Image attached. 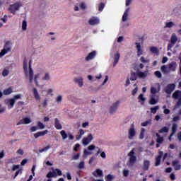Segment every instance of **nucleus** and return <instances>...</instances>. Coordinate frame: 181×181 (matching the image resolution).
I'll return each instance as SVG.
<instances>
[{"label": "nucleus", "mask_w": 181, "mask_h": 181, "mask_svg": "<svg viewBox=\"0 0 181 181\" xmlns=\"http://www.w3.org/2000/svg\"><path fill=\"white\" fill-rule=\"evenodd\" d=\"M47 177L49 179H50V177H57L55 170H54L53 172H49L47 175Z\"/></svg>", "instance_id": "obj_34"}, {"label": "nucleus", "mask_w": 181, "mask_h": 181, "mask_svg": "<svg viewBox=\"0 0 181 181\" xmlns=\"http://www.w3.org/2000/svg\"><path fill=\"white\" fill-rule=\"evenodd\" d=\"M172 166H173L175 170H180L181 165L179 163V160H175L174 161H173Z\"/></svg>", "instance_id": "obj_23"}, {"label": "nucleus", "mask_w": 181, "mask_h": 181, "mask_svg": "<svg viewBox=\"0 0 181 181\" xmlns=\"http://www.w3.org/2000/svg\"><path fill=\"white\" fill-rule=\"evenodd\" d=\"M150 52H151V53L153 54H156L157 56L159 54V49H158V48L156 47H150Z\"/></svg>", "instance_id": "obj_35"}, {"label": "nucleus", "mask_w": 181, "mask_h": 181, "mask_svg": "<svg viewBox=\"0 0 181 181\" xmlns=\"http://www.w3.org/2000/svg\"><path fill=\"white\" fill-rule=\"evenodd\" d=\"M92 174L93 176H95V177H104L103 170L100 169H96V170L94 171Z\"/></svg>", "instance_id": "obj_18"}, {"label": "nucleus", "mask_w": 181, "mask_h": 181, "mask_svg": "<svg viewBox=\"0 0 181 181\" xmlns=\"http://www.w3.org/2000/svg\"><path fill=\"white\" fill-rule=\"evenodd\" d=\"M55 100L57 101V103L58 104H60V103H62V101L63 100V95H59L57 96V98H55Z\"/></svg>", "instance_id": "obj_45"}, {"label": "nucleus", "mask_w": 181, "mask_h": 181, "mask_svg": "<svg viewBox=\"0 0 181 181\" xmlns=\"http://www.w3.org/2000/svg\"><path fill=\"white\" fill-rule=\"evenodd\" d=\"M150 110H151V112L152 114H156V111H158V110H159V106H156L154 107H151Z\"/></svg>", "instance_id": "obj_48"}, {"label": "nucleus", "mask_w": 181, "mask_h": 181, "mask_svg": "<svg viewBox=\"0 0 181 181\" xmlns=\"http://www.w3.org/2000/svg\"><path fill=\"white\" fill-rule=\"evenodd\" d=\"M86 134V132L84 131V129H80L79 132H78V134L79 136H78L76 137V139L78 141L79 139H81V137L83 136V135H84Z\"/></svg>", "instance_id": "obj_39"}, {"label": "nucleus", "mask_w": 181, "mask_h": 181, "mask_svg": "<svg viewBox=\"0 0 181 181\" xmlns=\"http://www.w3.org/2000/svg\"><path fill=\"white\" fill-rule=\"evenodd\" d=\"M176 129H177V124H173L172 127V134H170V136L176 134Z\"/></svg>", "instance_id": "obj_41"}, {"label": "nucleus", "mask_w": 181, "mask_h": 181, "mask_svg": "<svg viewBox=\"0 0 181 181\" xmlns=\"http://www.w3.org/2000/svg\"><path fill=\"white\" fill-rule=\"evenodd\" d=\"M173 98H178L179 100L177 103V107H180L181 105V91L180 90H176L173 94Z\"/></svg>", "instance_id": "obj_13"}, {"label": "nucleus", "mask_w": 181, "mask_h": 181, "mask_svg": "<svg viewBox=\"0 0 181 181\" xmlns=\"http://www.w3.org/2000/svg\"><path fill=\"white\" fill-rule=\"evenodd\" d=\"M11 49H12V47H11V46L6 45L0 52V57H4V56L6 55V53H9V52H11Z\"/></svg>", "instance_id": "obj_17"}, {"label": "nucleus", "mask_w": 181, "mask_h": 181, "mask_svg": "<svg viewBox=\"0 0 181 181\" xmlns=\"http://www.w3.org/2000/svg\"><path fill=\"white\" fill-rule=\"evenodd\" d=\"M136 134H138V132H136V127H135V124L132 123L128 129V139H134L135 136H136Z\"/></svg>", "instance_id": "obj_3"}, {"label": "nucleus", "mask_w": 181, "mask_h": 181, "mask_svg": "<svg viewBox=\"0 0 181 181\" xmlns=\"http://www.w3.org/2000/svg\"><path fill=\"white\" fill-rule=\"evenodd\" d=\"M33 93L34 98L37 101H40V100H42V97H40V94H39V92L36 88H33Z\"/></svg>", "instance_id": "obj_20"}, {"label": "nucleus", "mask_w": 181, "mask_h": 181, "mask_svg": "<svg viewBox=\"0 0 181 181\" xmlns=\"http://www.w3.org/2000/svg\"><path fill=\"white\" fill-rule=\"evenodd\" d=\"M141 127H151V125H152V120L151 119H148L146 122H144L141 124Z\"/></svg>", "instance_id": "obj_37"}, {"label": "nucleus", "mask_w": 181, "mask_h": 181, "mask_svg": "<svg viewBox=\"0 0 181 181\" xmlns=\"http://www.w3.org/2000/svg\"><path fill=\"white\" fill-rule=\"evenodd\" d=\"M163 156V152H160V155L156 158V166H159L160 165V159Z\"/></svg>", "instance_id": "obj_30"}, {"label": "nucleus", "mask_w": 181, "mask_h": 181, "mask_svg": "<svg viewBox=\"0 0 181 181\" xmlns=\"http://www.w3.org/2000/svg\"><path fill=\"white\" fill-rule=\"evenodd\" d=\"M141 63H143L144 64H148V63H149L151 62V60H149V59H148L147 57H145L144 56L141 57L139 59Z\"/></svg>", "instance_id": "obj_31"}, {"label": "nucleus", "mask_w": 181, "mask_h": 181, "mask_svg": "<svg viewBox=\"0 0 181 181\" xmlns=\"http://www.w3.org/2000/svg\"><path fill=\"white\" fill-rule=\"evenodd\" d=\"M119 57H121V54H119V52H116L114 54V62H113V67H115V66H117V64H118V62H119Z\"/></svg>", "instance_id": "obj_19"}, {"label": "nucleus", "mask_w": 181, "mask_h": 181, "mask_svg": "<svg viewBox=\"0 0 181 181\" xmlns=\"http://www.w3.org/2000/svg\"><path fill=\"white\" fill-rule=\"evenodd\" d=\"M23 69L26 78H29L30 83H32L33 81V70L30 64L28 68V61L26 60L23 62Z\"/></svg>", "instance_id": "obj_1"}, {"label": "nucleus", "mask_w": 181, "mask_h": 181, "mask_svg": "<svg viewBox=\"0 0 181 181\" xmlns=\"http://www.w3.org/2000/svg\"><path fill=\"white\" fill-rule=\"evenodd\" d=\"M28 28V23L26 22V21H23V23H22V29L23 30H26Z\"/></svg>", "instance_id": "obj_49"}, {"label": "nucleus", "mask_w": 181, "mask_h": 181, "mask_svg": "<svg viewBox=\"0 0 181 181\" xmlns=\"http://www.w3.org/2000/svg\"><path fill=\"white\" fill-rule=\"evenodd\" d=\"M158 132L159 134H166V132H169V128L164 127Z\"/></svg>", "instance_id": "obj_42"}, {"label": "nucleus", "mask_w": 181, "mask_h": 181, "mask_svg": "<svg viewBox=\"0 0 181 181\" xmlns=\"http://www.w3.org/2000/svg\"><path fill=\"white\" fill-rule=\"evenodd\" d=\"M42 77V72H38L34 76V83H35V85L37 87H40V88H43L44 86L39 84V78Z\"/></svg>", "instance_id": "obj_12"}, {"label": "nucleus", "mask_w": 181, "mask_h": 181, "mask_svg": "<svg viewBox=\"0 0 181 181\" xmlns=\"http://www.w3.org/2000/svg\"><path fill=\"white\" fill-rule=\"evenodd\" d=\"M175 88H176V85L175 83H170L165 87V91L167 94H172L175 91Z\"/></svg>", "instance_id": "obj_10"}, {"label": "nucleus", "mask_w": 181, "mask_h": 181, "mask_svg": "<svg viewBox=\"0 0 181 181\" xmlns=\"http://www.w3.org/2000/svg\"><path fill=\"white\" fill-rule=\"evenodd\" d=\"M175 44H173L172 42H170L168 45L167 49L168 50H172V48L173 46H175Z\"/></svg>", "instance_id": "obj_59"}, {"label": "nucleus", "mask_w": 181, "mask_h": 181, "mask_svg": "<svg viewBox=\"0 0 181 181\" xmlns=\"http://www.w3.org/2000/svg\"><path fill=\"white\" fill-rule=\"evenodd\" d=\"M84 161H81L79 164L78 165V169H84Z\"/></svg>", "instance_id": "obj_54"}, {"label": "nucleus", "mask_w": 181, "mask_h": 181, "mask_svg": "<svg viewBox=\"0 0 181 181\" xmlns=\"http://www.w3.org/2000/svg\"><path fill=\"white\" fill-rule=\"evenodd\" d=\"M136 49L137 57H141L145 54V49H144V46L141 45V43L136 42Z\"/></svg>", "instance_id": "obj_7"}, {"label": "nucleus", "mask_w": 181, "mask_h": 181, "mask_svg": "<svg viewBox=\"0 0 181 181\" xmlns=\"http://www.w3.org/2000/svg\"><path fill=\"white\" fill-rule=\"evenodd\" d=\"M134 86H135V88L132 92V95H135V94L138 93V86H136V84H134Z\"/></svg>", "instance_id": "obj_57"}, {"label": "nucleus", "mask_w": 181, "mask_h": 181, "mask_svg": "<svg viewBox=\"0 0 181 181\" xmlns=\"http://www.w3.org/2000/svg\"><path fill=\"white\" fill-rule=\"evenodd\" d=\"M21 6H22V3L16 2L14 4L10 6L8 11H10L13 15H16V11H19V9H21Z\"/></svg>", "instance_id": "obj_5"}, {"label": "nucleus", "mask_w": 181, "mask_h": 181, "mask_svg": "<svg viewBox=\"0 0 181 181\" xmlns=\"http://www.w3.org/2000/svg\"><path fill=\"white\" fill-rule=\"evenodd\" d=\"M155 76L156 77H158V78H160V77H162V73H160V71H156L155 73H154Z\"/></svg>", "instance_id": "obj_56"}, {"label": "nucleus", "mask_w": 181, "mask_h": 181, "mask_svg": "<svg viewBox=\"0 0 181 181\" xmlns=\"http://www.w3.org/2000/svg\"><path fill=\"white\" fill-rule=\"evenodd\" d=\"M175 25V23L173 22H168V23H165V28H168L169 29H170V28H173V26Z\"/></svg>", "instance_id": "obj_44"}, {"label": "nucleus", "mask_w": 181, "mask_h": 181, "mask_svg": "<svg viewBox=\"0 0 181 181\" xmlns=\"http://www.w3.org/2000/svg\"><path fill=\"white\" fill-rule=\"evenodd\" d=\"M37 125H38L40 129H45V124H43V123L40 122L37 123Z\"/></svg>", "instance_id": "obj_60"}, {"label": "nucleus", "mask_w": 181, "mask_h": 181, "mask_svg": "<svg viewBox=\"0 0 181 181\" xmlns=\"http://www.w3.org/2000/svg\"><path fill=\"white\" fill-rule=\"evenodd\" d=\"M145 128H141L139 134V139H144L145 138V132H146Z\"/></svg>", "instance_id": "obj_38"}, {"label": "nucleus", "mask_w": 181, "mask_h": 181, "mask_svg": "<svg viewBox=\"0 0 181 181\" xmlns=\"http://www.w3.org/2000/svg\"><path fill=\"white\" fill-rule=\"evenodd\" d=\"M80 158V153H76L75 154L73 157H72V159L74 160H78V159Z\"/></svg>", "instance_id": "obj_58"}, {"label": "nucleus", "mask_w": 181, "mask_h": 181, "mask_svg": "<svg viewBox=\"0 0 181 181\" xmlns=\"http://www.w3.org/2000/svg\"><path fill=\"white\" fill-rule=\"evenodd\" d=\"M170 71H176V69H177V64L175 62H172L168 64Z\"/></svg>", "instance_id": "obj_22"}, {"label": "nucleus", "mask_w": 181, "mask_h": 181, "mask_svg": "<svg viewBox=\"0 0 181 181\" xmlns=\"http://www.w3.org/2000/svg\"><path fill=\"white\" fill-rule=\"evenodd\" d=\"M119 104H121V102H119V100L114 102L110 107V114H115V112H117V110H118V107H119Z\"/></svg>", "instance_id": "obj_6"}, {"label": "nucleus", "mask_w": 181, "mask_h": 181, "mask_svg": "<svg viewBox=\"0 0 181 181\" xmlns=\"http://www.w3.org/2000/svg\"><path fill=\"white\" fill-rule=\"evenodd\" d=\"M92 152H90L88 149H86L83 151V155H85V156H88V155H92Z\"/></svg>", "instance_id": "obj_55"}, {"label": "nucleus", "mask_w": 181, "mask_h": 181, "mask_svg": "<svg viewBox=\"0 0 181 181\" xmlns=\"http://www.w3.org/2000/svg\"><path fill=\"white\" fill-rule=\"evenodd\" d=\"M93 139H94V136H93V134H88L87 137H84L82 139V144L85 145V146H87V145H88V144H90L91 141H93Z\"/></svg>", "instance_id": "obj_11"}, {"label": "nucleus", "mask_w": 181, "mask_h": 181, "mask_svg": "<svg viewBox=\"0 0 181 181\" xmlns=\"http://www.w3.org/2000/svg\"><path fill=\"white\" fill-rule=\"evenodd\" d=\"M74 83L78 84V87L81 88L84 86V79L83 77H75L74 78Z\"/></svg>", "instance_id": "obj_14"}, {"label": "nucleus", "mask_w": 181, "mask_h": 181, "mask_svg": "<svg viewBox=\"0 0 181 181\" xmlns=\"http://www.w3.org/2000/svg\"><path fill=\"white\" fill-rule=\"evenodd\" d=\"M129 11H130L129 7H127L122 16V22H127V21L129 19Z\"/></svg>", "instance_id": "obj_16"}, {"label": "nucleus", "mask_w": 181, "mask_h": 181, "mask_svg": "<svg viewBox=\"0 0 181 181\" xmlns=\"http://www.w3.org/2000/svg\"><path fill=\"white\" fill-rule=\"evenodd\" d=\"M150 165H151V162L148 160H145L143 163V169L144 170H148V169H149Z\"/></svg>", "instance_id": "obj_29"}, {"label": "nucleus", "mask_w": 181, "mask_h": 181, "mask_svg": "<svg viewBox=\"0 0 181 181\" xmlns=\"http://www.w3.org/2000/svg\"><path fill=\"white\" fill-rule=\"evenodd\" d=\"M97 56V51H93L90 52L88 56L85 57L86 62H90L95 58Z\"/></svg>", "instance_id": "obj_15"}, {"label": "nucleus", "mask_w": 181, "mask_h": 181, "mask_svg": "<svg viewBox=\"0 0 181 181\" xmlns=\"http://www.w3.org/2000/svg\"><path fill=\"white\" fill-rule=\"evenodd\" d=\"M88 149L91 152V151H94L95 149V146L94 145H90L88 147Z\"/></svg>", "instance_id": "obj_62"}, {"label": "nucleus", "mask_w": 181, "mask_h": 181, "mask_svg": "<svg viewBox=\"0 0 181 181\" xmlns=\"http://www.w3.org/2000/svg\"><path fill=\"white\" fill-rule=\"evenodd\" d=\"M48 132H49V131H47V130H45V131H43V132H37V133L35 134L34 136H35V138L37 139V138H39V136H43L46 134H47Z\"/></svg>", "instance_id": "obj_28"}, {"label": "nucleus", "mask_w": 181, "mask_h": 181, "mask_svg": "<svg viewBox=\"0 0 181 181\" xmlns=\"http://www.w3.org/2000/svg\"><path fill=\"white\" fill-rule=\"evenodd\" d=\"M61 136H62V139H67V134L66 133V131L62 130L60 132Z\"/></svg>", "instance_id": "obj_47"}, {"label": "nucleus", "mask_w": 181, "mask_h": 181, "mask_svg": "<svg viewBox=\"0 0 181 181\" xmlns=\"http://www.w3.org/2000/svg\"><path fill=\"white\" fill-rule=\"evenodd\" d=\"M159 91H160V85L159 83L151 87V95H158Z\"/></svg>", "instance_id": "obj_8"}, {"label": "nucleus", "mask_w": 181, "mask_h": 181, "mask_svg": "<svg viewBox=\"0 0 181 181\" xmlns=\"http://www.w3.org/2000/svg\"><path fill=\"white\" fill-rule=\"evenodd\" d=\"M106 177V181H112V175H108L107 176L105 177Z\"/></svg>", "instance_id": "obj_64"}, {"label": "nucleus", "mask_w": 181, "mask_h": 181, "mask_svg": "<svg viewBox=\"0 0 181 181\" xmlns=\"http://www.w3.org/2000/svg\"><path fill=\"white\" fill-rule=\"evenodd\" d=\"M88 125H90V123L88 122H86L82 124V128H88Z\"/></svg>", "instance_id": "obj_61"}, {"label": "nucleus", "mask_w": 181, "mask_h": 181, "mask_svg": "<svg viewBox=\"0 0 181 181\" xmlns=\"http://www.w3.org/2000/svg\"><path fill=\"white\" fill-rule=\"evenodd\" d=\"M176 42H177V36H176V34L173 33L170 37V42L176 45Z\"/></svg>", "instance_id": "obj_32"}, {"label": "nucleus", "mask_w": 181, "mask_h": 181, "mask_svg": "<svg viewBox=\"0 0 181 181\" xmlns=\"http://www.w3.org/2000/svg\"><path fill=\"white\" fill-rule=\"evenodd\" d=\"M105 6V4H104L103 3H100L99 4L98 11H100V12H103V9H104Z\"/></svg>", "instance_id": "obj_52"}, {"label": "nucleus", "mask_w": 181, "mask_h": 181, "mask_svg": "<svg viewBox=\"0 0 181 181\" xmlns=\"http://www.w3.org/2000/svg\"><path fill=\"white\" fill-rule=\"evenodd\" d=\"M49 149H50V146H47L45 147L44 148L40 149L39 152L40 153H42V152H47V151H49Z\"/></svg>", "instance_id": "obj_50"}, {"label": "nucleus", "mask_w": 181, "mask_h": 181, "mask_svg": "<svg viewBox=\"0 0 181 181\" xmlns=\"http://www.w3.org/2000/svg\"><path fill=\"white\" fill-rule=\"evenodd\" d=\"M160 70L162 73L168 74L170 73V69L169 68V65H163L160 67Z\"/></svg>", "instance_id": "obj_26"}, {"label": "nucleus", "mask_w": 181, "mask_h": 181, "mask_svg": "<svg viewBox=\"0 0 181 181\" xmlns=\"http://www.w3.org/2000/svg\"><path fill=\"white\" fill-rule=\"evenodd\" d=\"M50 74L46 73L44 76L42 78V81H50Z\"/></svg>", "instance_id": "obj_33"}, {"label": "nucleus", "mask_w": 181, "mask_h": 181, "mask_svg": "<svg viewBox=\"0 0 181 181\" xmlns=\"http://www.w3.org/2000/svg\"><path fill=\"white\" fill-rule=\"evenodd\" d=\"M156 136H157V139H156V142L157 144H163V137L160 136V134L158 133H156Z\"/></svg>", "instance_id": "obj_36"}, {"label": "nucleus", "mask_w": 181, "mask_h": 181, "mask_svg": "<svg viewBox=\"0 0 181 181\" xmlns=\"http://www.w3.org/2000/svg\"><path fill=\"white\" fill-rule=\"evenodd\" d=\"M129 162L127 163V166L129 168H132L135 163H136L138 158H136V155L135 153V148H133L129 153Z\"/></svg>", "instance_id": "obj_2"}, {"label": "nucleus", "mask_w": 181, "mask_h": 181, "mask_svg": "<svg viewBox=\"0 0 181 181\" xmlns=\"http://www.w3.org/2000/svg\"><path fill=\"white\" fill-rule=\"evenodd\" d=\"M158 101H159L158 95H150L148 104H150L151 105H156V104H158Z\"/></svg>", "instance_id": "obj_9"}, {"label": "nucleus", "mask_w": 181, "mask_h": 181, "mask_svg": "<svg viewBox=\"0 0 181 181\" xmlns=\"http://www.w3.org/2000/svg\"><path fill=\"white\" fill-rule=\"evenodd\" d=\"M3 94H4V95H9V94H12V88L10 87L6 90H4Z\"/></svg>", "instance_id": "obj_40"}, {"label": "nucleus", "mask_w": 181, "mask_h": 181, "mask_svg": "<svg viewBox=\"0 0 181 181\" xmlns=\"http://www.w3.org/2000/svg\"><path fill=\"white\" fill-rule=\"evenodd\" d=\"M100 23V20L98 18L93 17L89 20V25H98Z\"/></svg>", "instance_id": "obj_25"}, {"label": "nucleus", "mask_w": 181, "mask_h": 181, "mask_svg": "<svg viewBox=\"0 0 181 181\" xmlns=\"http://www.w3.org/2000/svg\"><path fill=\"white\" fill-rule=\"evenodd\" d=\"M148 74H149L148 70L145 71L144 72L139 71L137 73V76H139L140 78H146V77H148Z\"/></svg>", "instance_id": "obj_24"}, {"label": "nucleus", "mask_w": 181, "mask_h": 181, "mask_svg": "<svg viewBox=\"0 0 181 181\" xmlns=\"http://www.w3.org/2000/svg\"><path fill=\"white\" fill-rule=\"evenodd\" d=\"M129 78H130L132 81H135V80H136V74H135V73L131 74L130 76H129Z\"/></svg>", "instance_id": "obj_46"}, {"label": "nucleus", "mask_w": 181, "mask_h": 181, "mask_svg": "<svg viewBox=\"0 0 181 181\" xmlns=\"http://www.w3.org/2000/svg\"><path fill=\"white\" fill-rule=\"evenodd\" d=\"M32 122V120L29 117H25L23 118L19 123L17 124V125H22V124H30Z\"/></svg>", "instance_id": "obj_21"}, {"label": "nucleus", "mask_w": 181, "mask_h": 181, "mask_svg": "<svg viewBox=\"0 0 181 181\" xmlns=\"http://www.w3.org/2000/svg\"><path fill=\"white\" fill-rule=\"evenodd\" d=\"M129 175V170L128 169L123 170V176H124L125 177H128Z\"/></svg>", "instance_id": "obj_51"}, {"label": "nucleus", "mask_w": 181, "mask_h": 181, "mask_svg": "<svg viewBox=\"0 0 181 181\" xmlns=\"http://www.w3.org/2000/svg\"><path fill=\"white\" fill-rule=\"evenodd\" d=\"M139 100L141 104H144V103H145V101L146 100V98H145V97H144V94H140L139 96Z\"/></svg>", "instance_id": "obj_43"}, {"label": "nucleus", "mask_w": 181, "mask_h": 181, "mask_svg": "<svg viewBox=\"0 0 181 181\" xmlns=\"http://www.w3.org/2000/svg\"><path fill=\"white\" fill-rule=\"evenodd\" d=\"M124 42V37L120 36L117 38V43H122Z\"/></svg>", "instance_id": "obj_63"}, {"label": "nucleus", "mask_w": 181, "mask_h": 181, "mask_svg": "<svg viewBox=\"0 0 181 181\" xmlns=\"http://www.w3.org/2000/svg\"><path fill=\"white\" fill-rule=\"evenodd\" d=\"M22 99V95L21 94H18L16 95H15L14 97H13V98L9 99L7 102H6V105L8 107V109L11 110V108H13V105H15V103H16L17 100H21Z\"/></svg>", "instance_id": "obj_4"}, {"label": "nucleus", "mask_w": 181, "mask_h": 181, "mask_svg": "<svg viewBox=\"0 0 181 181\" xmlns=\"http://www.w3.org/2000/svg\"><path fill=\"white\" fill-rule=\"evenodd\" d=\"M54 125L56 129H63V126H62V124H60V121H59V119L55 118L54 119Z\"/></svg>", "instance_id": "obj_27"}, {"label": "nucleus", "mask_w": 181, "mask_h": 181, "mask_svg": "<svg viewBox=\"0 0 181 181\" xmlns=\"http://www.w3.org/2000/svg\"><path fill=\"white\" fill-rule=\"evenodd\" d=\"M9 74V70L8 69H4L2 72V76L3 77H6Z\"/></svg>", "instance_id": "obj_53"}]
</instances>
